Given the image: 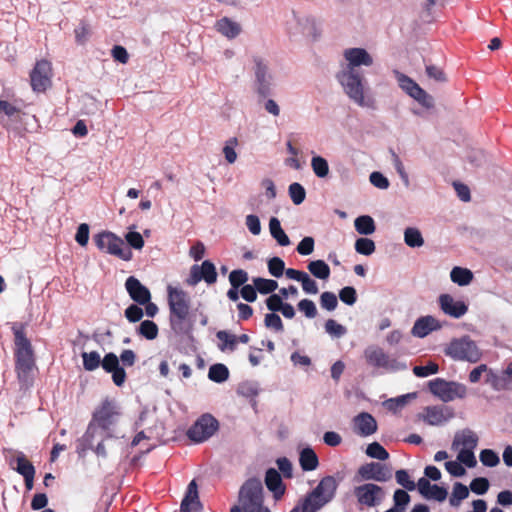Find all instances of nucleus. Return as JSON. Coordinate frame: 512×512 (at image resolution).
<instances>
[{"instance_id": "nucleus-38", "label": "nucleus", "mask_w": 512, "mask_h": 512, "mask_svg": "<svg viewBox=\"0 0 512 512\" xmlns=\"http://www.w3.org/2000/svg\"><path fill=\"white\" fill-rule=\"evenodd\" d=\"M404 243L410 248H420L424 245L421 231L416 227H407L404 230Z\"/></svg>"}, {"instance_id": "nucleus-8", "label": "nucleus", "mask_w": 512, "mask_h": 512, "mask_svg": "<svg viewBox=\"0 0 512 512\" xmlns=\"http://www.w3.org/2000/svg\"><path fill=\"white\" fill-rule=\"evenodd\" d=\"M93 241L99 250L124 261H130L133 257L132 251L129 248H124L123 239L113 232H99L93 236Z\"/></svg>"}, {"instance_id": "nucleus-53", "label": "nucleus", "mask_w": 512, "mask_h": 512, "mask_svg": "<svg viewBox=\"0 0 512 512\" xmlns=\"http://www.w3.org/2000/svg\"><path fill=\"white\" fill-rule=\"evenodd\" d=\"M325 331L332 337L341 338L347 333V328L342 324H339L334 319H328L325 322Z\"/></svg>"}, {"instance_id": "nucleus-29", "label": "nucleus", "mask_w": 512, "mask_h": 512, "mask_svg": "<svg viewBox=\"0 0 512 512\" xmlns=\"http://www.w3.org/2000/svg\"><path fill=\"white\" fill-rule=\"evenodd\" d=\"M478 444V436L470 429L466 428L461 432H457L452 442V448L456 449L462 445V449L474 450Z\"/></svg>"}, {"instance_id": "nucleus-10", "label": "nucleus", "mask_w": 512, "mask_h": 512, "mask_svg": "<svg viewBox=\"0 0 512 512\" xmlns=\"http://www.w3.org/2000/svg\"><path fill=\"white\" fill-rule=\"evenodd\" d=\"M364 357L368 365L384 369L385 372L395 373L407 369V364L396 358H391L382 348L369 346L364 350Z\"/></svg>"}, {"instance_id": "nucleus-22", "label": "nucleus", "mask_w": 512, "mask_h": 512, "mask_svg": "<svg viewBox=\"0 0 512 512\" xmlns=\"http://www.w3.org/2000/svg\"><path fill=\"white\" fill-rule=\"evenodd\" d=\"M344 57L348 61L345 69L359 71L360 66H371L373 58L364 48H349L344 52Z\"/></svg>"}, {"instance_id": "nucleus-34", "label": "nucleus", "mask_w": 512, "mask_h": 512, "mask_svg": "<svg viewBox=\"0 0 512 512\" xmlns=\"http://www.w3.org/2000/svg\"><path fill=\"white\" fill-rule=\"evenodd\" d=\"M355 230L364 236L373 234L376 231V224L370 215H360L354 220Z\"/></svg>"}, {"instance_id": "nucleus-2", "label": "nucleus", "mask_w": 512, "mask_h": 512, "mask_svg": "<svg viewBox=\"0 0 512 512\" xmlns=\"http://www.w3.org/2000/svg\"><path fill=\"white\" fill-rule=\"evenodd\" d=\"M167 300L169 306V323L171 329L176 334L187 336L188 340L193 342L194 336L190 327H185L184 323L189 316L190 297L186 291L181 288L169 285L167 287Z\"/></svg>"}, {"instance_id": "nucleus-61", "label": "nucleus", "mask_w": 512, "mask_h": 512, "mask_svg": "<svg viewBox=\"0 0 512 512\" xmlns=\"http://www.w3.org/2000/svg\"><path fill=\"white\" fill-rule=\"evenodd\" d=\"M297 308L307 318H315L317 316V308L315 303L310 299H302L298 302Z\"/></svg>"}, {"instance_id": "nucleus-3", "label": "nucleus", "mask_w": 512, "mask_h": 512, "mask_svg": "<svg viewBox=\"0 0 512 512\" xmlns=\"http://www.w3.org/2000/svg\"><path fill=\"white\" fill-rule=\"evenodd\" d=\"M336 78L352 101L361 107H370V101L364 97V77L360 71L343 69L337 73Z\"/></svg>"}, {"instance_id": "nucleus-37", "label": "nucleus", "mask_w": 512, "mask_h": 512, "mask_svg": "<svg viewBox=\"0 0 512 512\" xmlns=\"http://www.w3.org/2000/svg\"><path fill=\"white\" fill-rule=\"evenodd\" d=\"M417 397L416 392H411L407 394H403L394 398H390L384 402V406L387 410L396 413L399 409L403 408L408 404L410 400H413Z\"/></svg>"}, {"instance_id": "nucleus-64", "label": "nucleus", "mask_w": 512, "mask_h": 512, "mask_svg": "<svg viewBox=\"0 0 512 512\" xmlns=\"http://www.w3.org/2000/svg\"><path fill=\"white\" fill-rule=\"evenodd\" d=\"M315 240L311 236H305L297 245L296 251L303 256H308L313 253Z\"/></svg>"}, {"instance_id": "nucleus-25", "label": "nucleus", "mask_w": 512, "mask_h": 512, "mask_svg": "<svg viewBox=\"0 0 512 512\" xmlns=\"http://www.w3.org/2000/svg\"><path fill=\"white\" fill-rule=\"evenodd\" d=\"M203 505L199 499L198 485L193 479L187 486L185 495L181 501L180 512H201Z\"/></svg>"}, {"instance_id": "nucleus-42", "label": "nucleus", "mask_w": 512, "mask_h": 512, "mask_svg": "<svg viewBox=\"0 0 512 512\" xmlns=\"http://www.w3.org/2000/svg\"><path fill=\"white\" fill-rule=\"evenodd\" d=\"M311 168L318 178L324 179L329 175L328 161L320 155H314L312 157Z\"/></svg>"}, {"instance_id": "nucleus-21", "label": "nucleus", "mask_w": 512, "mask_h": 512, "mask_svg": "<svg viewBox=\"0 0 512 512\" xmlns=\"http://www.w3.org/2000/svg\"><path fill=\"white\" fill-rule=\"evenodd\" d=\"M125 289L129 297L138 305H144L151 300V292L148 287L135 276H129L125 281Z\"/></svg>"}, {"instance_id": "nucleus-33", "label": "nucleus", "mask_w": 512, "mask_h": 512, "mask_svg": "<svg viewBox=\"0 0 512 512\" xmlns=\"http://www.w3.org/2000/svg\"><path fill=\"white\" fill-rule=\"evenodd\" d=\"M307 269L311 275L320 280H328L331 274L329 265L321 259L310 261Z\"/></svg>"}, {"instance_id": "nucleus-20", "label": "nucleus", "mask_w": 512, "mask_h": 512, "mask_svg": "<svg viewBox=\"0 0 512 512\" xmlns=\"http://www.w3.org/2000/svg\"><path fill=\"white\" fill-rule=\"evenodd\" d=\"M101 361L103 370L112 375L113 383L116 386L121 387L126 381V372L124 367L121 366L118 356L113 352H109L105 354Z\"/></svg>"}, {"instance_id": "nucleus-28", "label": "nucleus", "mask_w": 512, "mask_h": 512, "mask_svg": "<svg viewBox=\"0 0 512 512\" xmlns=\"http://www.w3.org/2000/svg\"><path fill=\"white\" fill-rule=\"evenodd\" d=\"M215 29L228 39H235L242 31L241 25L229 17H222L217 20Z\"/></svg>"}, {"instance_id": "nucleus-32", "label": "nucleus", "mask_w": 512, "mask_h": 512, "mask_svg": "<svg viewBox=\"0 0 512 512\" xmlns=\"http://www.w3.org/2000/svg\"><path fill=\"white\" fill-rule=\"evenodd\" d=\"M269 231L276 242L283 247L289 246L291 241L283 230L280 220L277 217H271L269 220Z\"/></svg>"}, {"instance_id": "nucleus-7", "label": "nucleus", "mask_w": 512, "mask_h": 512, "mask_svg": "<svg viewBox=\"0 0 512 512\" xmlns=\"http://www.w3.org/2000/svg\"><path fill=\"white\" fill-rule=\"evenodd\" d=\"M264 488L258 477L248 478L240 487L238 501L244 512L264 506Z\"/></svg>"}, {"instance_id": "nucleus-39", "label": "nucleus", "mask_w": 512, "mask_h": 512, "mask_svg": "<svg viewBox=\"0 0 512 512\" xmlns=\"http://www.w3.org/2000/svg\"><path fill=\"white\" fill-rule=\"evenodd\" d=\"M136 332L147 340H154L158 336L159 328L154 321L144 320L137 326Z\"/></svg>"}, {"instance_id": "nucleus-11", "label": "nucleus", "mask_w": 512, "mask_h": 512, "mask_svg": "<svg viewBox=\"0 0 512 512\" xmlns=\"http://www.w3.org/2000/svg\"><path fill=\"white\" fill-rule=\"evenodd\" d=\"M219 429L218 420L209 413L201 415L187 430V437L194 443H203Z\"/></svg>"}, {"instance_id": "nucleus-45", "label": "nucleus", "mask_w": 512, "mask_h": 512, "mask_svg": "<svg viewBox=\"0 0 512 512\" xmlns=\"http://www.w3.org/2000/svg\"><path fill=\"white\" fill-rule=\"evenodd\" d=\"M354 248L357 253L364 256H370L375 252L376 245L372 239L367 237H360L356 239Z\"/></svg>"}, {"instance_id": "nucleus-23", "label": "nucleus", "mask_w": 512, "mask_h": 512, "mask_svg": "<svg viewBox=\"0 0 512 512\" xmlns=\"http://www.w3.org/2000/svg\"><path fill=\"white\" fill-rule=\"evenodd\" d=\"M441 310L453 318H460L468 311V306L462 300L456 301L450 294H441L438 298Z\"/></svg>"}, {"instance_id": "nucleus-59", "label": "nucleus", "mask_w": 512, "mask_h": 512, "mask_svg": "<svg viewBox=\"0 0 512 512\" xmlns=\"http://www.w3.org/2000/svg\"><path fill=\"white\" fill-rule=\"evenodd\" d=\"M248 279V273L243 269L232 270L229 274V282L231 286L241 288L242 286L246 285Z\"/></svg>"}, {"instance_id": "nucleus-26", "label": "nucleus", "mask_w": 512, "mask_h": 512, "mask_svg": "<svg viewBox=\"0 0 512 512\" xmlns=\"http://www.w3.org/2000/svg\"><path fill=\"white\" fill-rule=\"evenodd\" d=\"M442 324L432 315L421 316L414 322L411 335L417 338H425L431 332L440 330Z\"/></svg>"}, {"instance_id": "nucleus-49", "label": "nucleus", "mask_w": 512, "mask_h": 512, "mask_svg": "<svg viewBox=\"0 0 512 512\" xmlns=\"http://www.w3.org/2000/svg\"><path fill=\"white\" fill-rule=\"evenodd\" d=\"M268 272L275 278L283 276L285 271V262L278 256H273L267 261Z\"/></svg>"}, {"instance_id": "nucleus-41", "label": "nucleus", "mask_w": 512, "mask_h": 512, "mask_svg": "<svg viewBox=\"0 0 512 512\" xmlns=\"http://www.w3.org/2000/svg\"><path fill=\"white\" fill-rule=\"evenodd\" d=\"M15 462L16 466L13 469L22 477L36 473L34 465L27 460L23 452H17Z\"/></svg>"}, {"instance_id": "nucleus-30", "label": "nucleus", "mask_w": 512, "mask_h": 512, "mask_svg": "<svg viewBox=\"0 0 512 512\" xmlns=\"http://www.w3.org/2000/svg\"><path fill=\"white\" fill-rule=\"evenodd\" d=\"M299 464L301 469L305 472L317 469L319 459L316 452L310 446H307L300 451Z\"/></svg>"}, {"instance_id": "nucleus-27", "label": "nucleus", "mask_w": 512, "mask_h": 512, "mask_svg": "<svg viewBox=\"0 0 512 512\" xmlns=\"http://www.w3.org/2000/svg\"><path fill=\"white\" fill-rule=\"evenodd\" d=\"M264 483L267 489L273 494V498L276 501L280 500L285 494L286 486L277 469L270 467L266 470Z\"/></svg>"}, {"instance_id": "nucleus-48", "label": "nucleus", "mask_w": 512, "mask_h": 512, "mask_svg": "<svg viewBox=\"0 0 512 512\" xmlns=\"http://www.w3.org/2000/svg\"><path fill=\"white\" fill-rule=\"evenodd\" d=\"M288 194L295 205H300L306 198L304 186L298 182H293L288 187Z\"/></svg>"}, {"instance_id": "nucleus-44", "label": "nucleus", "mask_w": 512, "mask_h": 512, "mask_svg": "<svg viewBox=\"0 0 512 512\" xmlns=\"http://www.w3.org/2000/svg\"><path fill=\"white\" fill-rule=\"evenodd\" d=\"M83 368L86 371H94L101 366V357L97 351L82 352L81 353Z\"/></svg>"}, {"instance_id": "nucleus-50", "label": "nucleus", "mask_w": 512, "mask_h": 512, "mask_svg": "<svg viewBox=\"0 0 512 512\" xmlns=\"http://www.w3.org/2000/svg\"><path fill=\"white\" fill-rule=\"evenodd\" d=\"M389 152L391 154L392 163H393V166H394L396 172L398 173V175L401 178L405 187H409V185H410L409 176H408L407 172L405 171L402 161L400 160L399 156L393 149H390Z\"/></svg>"}, {"instance_id": "nucleus-62", "label": "nucleus", "mask_w": 512, "mask_h": 512, "mask_svg": "<svg viewBox=\"0 0 512 512\" xmlns=\"http://www.w3.org/2000/svg\"><path fill=\"white\" fill-rule=\"evenodd\" d=\"M411 501V497L406 490L396 489L393 494L394 505L397 506L402 512L406 509Z\"/></svg>"}, {"instance_id": "nucleus-57", "label": "nucleus", "mask_w": 512, "mask_h": 512, "mask_svg": "<svg viewBox=\"0 0 512 512\" xmlns=\"http://www.w3.org/2000/svg\"><path fill=\"white\" fill-rule=\"evenodd\" d=\"M339 299L346 305L352 306L357 301V291L353 286H345L339 290Z\"/></svg>"}, {"instance_id": "nucleus-36", "label": "nucleus", "mask_w": 512, "mask_h": 512, "mask_svg": "<svg viewBox=\"0 0 512 512\" xmlns=\"http://www.w3.org/2000/svg\"><path fill=\"white\" fill-rule=\"evenodd\" d=\"M229 369L225 364L215 363L209 367L208 379L212 382L221 384L229 379Z\"/></svg>"}, {"instance_id": "nucleus-56", "label": "nucleus", "mask_w": 512, "mask_h": 512, "mask_svg": "<svg viewBox=\"0 0 512 512\" xmlns=\"http://www.w3.org/2000/svg\"><path fill=\"white\" fill-rule=\"evenodd\" d=\"M320 306L327 311H334L338 306V299L335 293L325 291L320 295Z\"/></svg>"}, {"instance_id": "nucleus-40", "label": "nucleus", "mask_w": 512, "mask_h": 512, "mask_svg": "<svg viewBox=\"0 0 512 512\" xmlns=\"http://www.w3.org/2000/svg\"><path fill=\"white\" fill-rule=\"evenodd\" d=\"M217 339L220 341L218 348L221 351H235L237 348L236 335L229 333L226 330H220L216 333Z\"/></svg>"}, {"instance_id": "nucleus-12", "label": "nucleus", "mask_w": 512, "mask_h": 512, "mask_svg": "<svg viewBox=\"0 0 512 512\" xmlns=\"http://www.w3.org/2000/svg\"><path fill=\"white\" fill-rule=\"evenodd\" d=\"M393 74L398 82L399 87L411 98L416 100L426 109L434 107V98L421 88L412 78L404 73L394 70Z\"/></svg>"}, {"instance_id": "nucleus-18", "label": "nucleus", "mask_w": 512, "mask_h": 512, "mask_svg": "<svg viewBox=\"0 0 512 512\" xmlns=\"http://www.w3.org/2000/svg\"><path fill=\"white\" fill-rule=\"evenodd\" d=\"M357 501L368 507H374L381 503L385 497L384 489L374 483H365L354 489Z\"/></svg>"}, {"instance_id": "nucleus-19", "label": "nucleus", "mask_w": 512, "mask_h": 512, "mask_svg": "<svg viewBox=\"0 0 512 512\" xmlns=\"http://www.w3.org/2000/svg\"><path fill=\"white\" fill-rule=\"evenodd\" d=\"M96 430L89 433V425L83 436L77 440L76 453L80 458H84L86 456V452L89 449H93V443L95 440L105 441L106 439H110L114 437L113 430H103L101 427L96 426Z\"/></svg>"}, {"instance_id": "nucleus-14", "label": "nucleus", "mask_w": 512, "mask_h": 512, "mask_svg": "<svg viewBox=\"0 0 512 512\" xmlns=\"http://www.w3.org/2000/svg\"><path fill=\"white\" fill-rule=\"evenodd\" d=\"M51 63L45 59L37 61L30 72V82L33 91L45 92L52 85Z\"/></svg>"}, {"instance_id": "nucleus-54", "label": "nucleus", "mask_w": 512, "mask_h": 512, "mask_svg": "<svg viewBox=\"0 0 512 512\" xmlns=\"http://www.w3.org/2000/svg\"><path fill=\"white\" fill-rule=\"evenodd\" d=\"M479 459L486 467H495L499 464V455L492 449H483L480 452Z\"/></svg>"}, {"instance_id": "nucleus-16", "label": "nucleus", "mask_w": 512, "mask_h": 512, "mask_svg": "<svg viewBox=\"0 0 512 512\" xmlns=\"http://www.w3.org/2000/svg\"><path fill=\"white\" fill-rule=\"evenodd\" d=\"M391 478V468L379 462H370L361 465L356 474V479L361 481L374 480L377 482H386Z\"/></svg>"}, {"instance_id": "nucleus-9", "label": "nucleus", "mask_w": 512, "mask_h": 512, "mask_svg": "<svg viewBox=\"0 0 512 512\" xmlns=\"http://www.w3.org/2000/svg\"><path fill=\"white\" fill-rule=\"evenodd\" d=\"M429 392L444 403L456 398L463 399L467 394V387L456 381H448L443 378H435L428 382Z\"/></svg>"}, {"instance_id": "nucleus-51", "label": "nucleus", "mask_w": 512, "mask_h": 512, "mask_svg": "<svg viewBox=\"0 0 512 512\" xmlns=\"http://www.w3.org/2000/svg\"><path fill=\"white\" fill-rule=\"evenodd\" d=\"M439 372V365L433 361H429L426 365L415 366L413 373L419 378H425Z\"/></svg>"}, {"instance_id": "nucleus-24", "label": "nucleus", "mask_w": 512, "mask_h": 512, "mask_svg": "<svg viewBox=\"0 0 512 512\" xmlns=\"http://www.w3.org/2000/svg\"><path fill=\"white\" fill-rule=\"evenodd\" d=\"M378 429L377 421L368 412H361L353 418V430L361 437H368Z\"/></svg>"}, {"instance_id": "nucleus-35", "label": "nucleus", "mask_w": 512, "mask_h": 512, "mask_svg": "<svg viewBox=\"0 0 512 512\" xmlns=\"http://www.w3.org/2000/svg\"><path fill=\"white\" fill-rule=\"evenodd\" d=\"M473 277L474 275L470 269L460 266L453 267L450 272L451 281L459 286L469 285L472 282Z\"/></svg>"}, {"instance_id": "nucleus-17", "label": "nucleus", "mask_w": 512, "mask_h": 512, "mask_svg": "<svg viewBox=\"0 0 512 512\" xmlns=\"http://www.w3.org/2000/svg\"><path fill=\"white\" fill-rule=\"evenodd\" d=\"M217 271L214 263L210 260H204L201 265L194 264L190 269V275L186 279L189 286H195L200 281H205L212 285L217 281Z\"/></svg>"}, {"instance_id": "nucleus-6", "label": "nucleus", "mask_w": 512, "mask_h": 512, "mask_svg": "<svg viewBox=\"0 0 512 512\" xmlns=\"http://www.w3.org/2000/svg\"><path fill=\"white\" fill-rule=\"evenodd\" d=\"M121 415L120 407L115 400L104 399L101 405L96 408L89 422V435L96 430V426L103 430H113L112 427L117 423Z\"/></svg>"}, {"instance_id": "nucleus-4", "label": "nucleus", "mask_w": 512, "mask_h": 512, "mask_svg": "<svg viewBox=\"0 0 512 512\" xmlns=\"http://www.w3.org/2000/svg\"><path fill=\"white\" fill-rule=\"evenodd\" d=\"M444 353L453 360L470 363L478 362L482 356L476 342L468 335L452 339L444 349Z\"/></svg>"}, {"instance_id": "nucleus-15", "label": "nucleus", "mask_w": 512, "mask_h": 512, "mask_svg": "<svg viewBox=\"0 0 512 512\" xmlns=\"http://www.w3.org/2000/svg\"><path fill=\"white\" fill-rule=\"evenodd\" d=\"M454 409L445 405L426 406L418 418L431 426H441L454 418Z\"/></svg>"}, {"instance_id": "nucleus-31", "label": "nucleus", "mask_w": 512, "mask_h": 512, "mask_svg": "<svg viewBox=\"0 0 512 512\" xmlns=\"http://www.w3.org/2000/svg\"><path fill=\"white\" fill-rule=\"evenodd\" d=\"M485 383L490 385L494 391L512 390V386L506 385L504 369L499 374L493 369L488 368L485 375Z\"/></svg>"}, {"instance_id": "nucleus-47", "label": "nucleus", "mask_w": 512, "mask_h": 512, "mask_svg": "<svg viewBox=\"0 0 512 512\" xmlns=\"http://www.w3.org/2000/svg\"><path fill=\"white\" fill-rule=\"evenodd\" d=\"M132 228H135V226L130 227L129 231L125 234V241L128 245L126 248L141 250L145 244L143 236L139 232L133 231Z\"/></svg>"}, {"instance_id": "nucleus-43", "label": "nucleus", "mask_w": 512, "mask_h": 512, "mask_svg": "<svg viewBox=\"0 0 512 512\" xmlns=\"http://www.w3.org/2000/svg\"><path fill=\"white\" fill-rule=\"evenodd\" d=\"M252 281L255 284L256 288H258V293L262 295H271L278 288V282L273 279L255 277L253 278Z\"/></svg>"}, {"instance_id": "nucleus-13", "label": "nucleus", "mask_w": 512, "mask_h": 512, "mask_svg": "<svg viewBox=\"0 0 512 512\" xmlns=\"http://www.w3.org/2000/svg\"><path fill=\"white\" fill-rule=\"evenodd\" d=\"M253 62L255 91L259 97L266 98L272 94L273 76L268 64L261 57H253Z\"/></svg>"}, {"instance_id": "nucleus-58", "label": "nucleus", "mask_w": 512, "mask_h": 512, "mask_svg": "<svg viewBox=\"0 0 512 512\" xmlns=\"http://www.w3.org/2000/svg\"><path fill=\"white\" fill-rule=\"evenodd\" d=\"M489 487L490 483L486 477H476L470 482L469 485V489L477 495L486 494Z\"/></svg>"}, {"instance_id": "nucleus-60", "label": "nucleus", "mask_w": 512, "mask_h": 512, "mask_svg": "<svg viewBox=\"0 0 512 512\" xmlns=\"http://www.w3.org/2000/svg\"><path fill=\"white\" fill-rule=\"evenodd\" d=\"M264 325L266 328L273 329L276 332H282L284 330L282 319L277 313L274 312L267 313L265 315Z\"/></svg>"}, {"instance_id": "nucleus-52", "label": "nucleus", "mask_w": 512, "mask_h": 512, "mask_svg": "<svg viewBox=\"0 0 512 512\" xmlns=\"http://www.w3.org/2000/svg\"><path fill=\"white\" fill-rule=\"evenodd\" d=\"M396 482L407 491H413L416 489V483L411 480L407 470L400 469L395 472Z\"/></svg>"}, {"instance_id": "nucleus-1", "label": "nucleus", "mask_w": 512, "mask_h": 512, "mask_svg": "<svg viewBox=\"0 0 512 512\" xmlns=\"http://www.w3.org/2000/svg\"><path fill=\"white\" fill-rule=\"evenodd\" d=\"M26 324L12 323L11 330L14 335L15 372L21 389H28L34 383L36 370V357L30 339L26 336Z\"/></svg>"}, {"instance_id": "nucleus-46", "label": "nucleus", "mask_w": 512, "mask_h": 512, "mask_svg": "<svg viewBox=\"0 0 512 512\" xmlns=\"http://www.w3.org/2000/svg\"><path fill=\"white\" fill-rule=\"evenodd\" d=\"M365 452L368 457L380 461H385L389 458V453L387 450L379 442L376 441L368 444Z\"/></svg>"}, {"instance_id": "nucleus-63", "label": "nucleus", "mask_w": 512, "mask_h": 512, "mask_svg": "<svg viewBox=\"0 0 512 512\" xmlns=\"http://www.w3.org/2000/svg\"><path fill=\"white\" fill-rule=\"evenodd\" d=\"M457 460L468 468H474L477 465L474 450L471 449H461L458 453Z\"/></svg>"}, {"instance_id": "nucleus-5", "label": "nucleus", "mask_w": 512, "mask_h": 512, "mask_svg": "<svg viewBox=\"0 0 512 512\" xmlns=\"http://www.w3.org/2000/svg\"><path fill=\"white\" fill-rule=\"evenodd\" d=\"M341 480L342 477L336 480L332 475L324 476L318 485L306 494L305 498L309 500L313 510H321L335 498Z\"/></svg>"}, {"instance_id": "nucleus-55", "label": "nucleus", "mask_w": 512, "mask_h": 512, "mask_svg": "<svg viewBox=\"0 0 512 512\" xmlns=\"http://www.w3.org/2000/svg\"><path fill=\"white\" fill-rule=\"evenodd\" d=\"M137 303L130 304L124 311L125 318L130 323L141 321L144 316V310Z\"/></svg>"}]
</instances>
